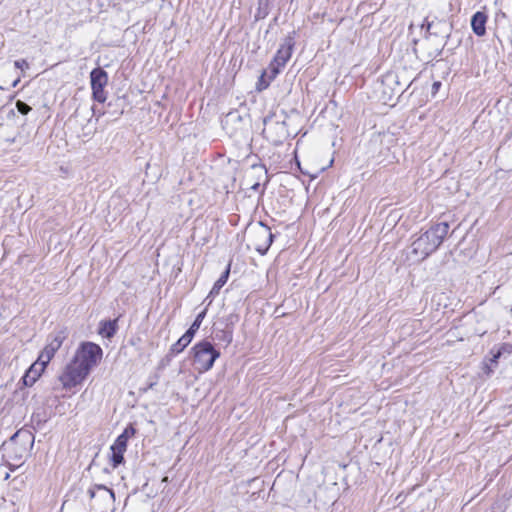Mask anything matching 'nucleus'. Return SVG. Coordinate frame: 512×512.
I'll return each mask as SVG.
<instances>
[{
	"mask_svg": "<svg viewBox=\"0 0 512 512\" xmlns=\"http://www.w3.org/2000/svg\"><path fill=\"white\" fill-rule=\"evenodd\" d=\"M205 314H206L205 311H202L201 313H199L197 315L196 319L194 320V322L192 323V325L190 326V328L186 331V333H190V336L192 338L194 337L197 330L200 328L201 323L205 317Z\"/></svg>",
	"mask_w": 512,
	"mask_h": 512,
	"instance_id": "obj_15",
	"label": "nucleus"
},
{
	"mask_svg": "<svg viewBox=\"0 0 512 512\" xmlns=\"http://www.w3.org/2000/svg\"><path fill=\"white\" fill-rule=\"evenodd\" d=\"M155 384H156V382H151V383L149 384V388H150V389H151V388H153V386H154Z\"/></svg>",
	"mask_w": 512,
	"mask_h": 512,
	"instance_id": "obj_24",
	"label": "nucleus"
},
{
	"mask_svg": "<svg viewBox=\"0 0 512 512\" xmlns=\"http://www.w3.org/2000/svg\"><path fill=\"white\" fill-rule=\"evenodd\" d=\"M449 231V224L441 222L433 225L411 244L410 255L414 261H423L441 245Z\"/></svg>",
	"mask_w": 512,
	"mask_h": 512,
	"instance_id": "obj_2",
	"label": "nucleus"
},
{
	"mask_svg": "<svg viewBox=\"0 0 512 512\" xmlns=\"http://www.w3.org/2000/svg\"><path fill=\"white\" fill-rule=\"evenodd\" d=\"M97 491L103 492V495L105 497H108L111 501L114 500V492H113V490L108 489L107 487H105L103 485H95V486L91 487L88 490V494H89L90 498H94L96 496V492Z\"/></svg>",
	"mask_w": 512,
	"mask_h": 512,
	"instance_id": "obj_14",
	"label": "nucleus"
},
{
	"mask_svg": "<svg viewBox=\"0 0 512 512\" xmlns=\"http://www.w3.org/2000/svg\"><path fill=\"white\" fill-rule=\"evenodd\" d=\"M16 108L23 115H26L31 111V107L28 104H26L25 102L20 101V100H18L16 102Z\"/></svg>",
	"mask_w": 512,
	"mask_h": 512,
	"instance_id": "obj_18",
	"label": "nucleus"
},
{
	"mask_svg": "<svg viewBox=\"0 0 512 512\" xmlns=\"http://www.w3.org/2000/svg\"><path fill=\"white\" fill-rule=\"evenodd\" d=\"M190 333H185L179 340L171 346V352L178 354L182 352L192 341Z\"/></svg>",
	"mask_w": 512,
	"mask_h": 512,
	"instance_id": "obj_11",
	"label": "nucleus"
},
{
	"mask_svg": "<svg viewBox=\"0 0 512 512\" xmlns=\"http://www.w3.org/2000/svg\"><path fill=\"white\" fill-rule=\"evenodd\" d=\"M20 79H16L14 82H13V87H15L18 83H19Z\"/></svg>",
	"mask_w": 512,
	"mask_h": 512,
	"instance_id": "obj_23",
	"label": "nucleus"
},
{
	"mask_svg": "<svg viewBox=\"0 0 512 512\" xmlns=\"http://www.w3.org/2000/svg\"><path fill=\"white\" fill-rule=\"evenodd\" d=\"M102 357L103 350L98 344L93 342L81 343L73 358L58 376L63 388L68 390L80 385L100 363Z\"/></svg>",
	"mask_w": 512,
	"mask_h": 512,
	"instance_id": "obj_1",
	"label": "nucleus"
},
{
	"mask_svg": "<svg viewBox=\"0 0 512 512\" xmlns=\"http://www.w3.org/2000/svg\"><path fill=\"white\" fill-rule=\"evenodd\" d=\"M127 442L125 437L118 436L111 448L126 451Z\"/></svg>",
	"mask_w": 512,
	"mask_h": 512,
	"instance_id": "obj_17",
	"label": "nucleus"
},
{
	"mask_svg": "<svg viewBox=\"0 0 512 512\" xmlns=\"http://www.w3.org/2000/svg\"><path fill=\"white\" fill-rule=\"evenodd\" d=\"M162 481L163 482H167L168 481V477H164Z\"/></svg>",
	"mask_w": 512,
	"mask_h": 512,
	"instance_id": "obj_25",
	"label": "nucleus"
},
{
	"mask_svg": "<svg viewBox=\"0 0 512 512\" xmlns=\"http://www.w3.org/2000/svg\"><path fill=\"white\" fill-rule=\"evenodd\" d=\"M46 366L47 364H42V362L38 358L37 361L30 366V368L22 377L23 385L27 387L32 386L41 376Z\"/></svg>",
	"mask_w": 512,
	"mask_h": 512,
	"instance_id": "obj_9",
	"label": "nucleus"
},
{
	"mask_svg": "<svg viewBox=\"0 0 512 512\" xmlns=\"http://www.w3.org/2000/svg\"><path fill=\"white\" fill-rule=\"evenodd\" d=\"M192 353L195 369L200 373L209 371L220 356V352L214 348L212 343L205 340L195 344Z\"/></svg>",
	"mask_w": 512,
	"mask_h": 512,
	"instance_id": "obj_3",
	"label": "nucleus"
},
{
	"mask_svg": "<svg viewBox=\"0 0 512 512\" xmlns=\"http://www.w3.org/2000/svg\"><path fill=\"white\" fill-rule=\"evenodd\" d=\"M66 339V335L63 331L52 333L48 338V343L39 355V360L42 364H48L54 357L55 353L60 349L63 341Z\"/></svg>",
	"mask_w": 512,
	"mask_h": 512,
	"instance_id": "obj_8",
	"label": "nucleus"
},
{
	"mask_svg": "<svg viewBox=\"0 0 512 512\" xmlns=\"http://www.w3.org/2000/svg\"><path fill=\"white\" fill-rule=\"evenodd\" d=\"M283 113H271L263 120V135L274 145L281 144L288 136L287 125Z\"/></svg>",
	"mask_w": 512,
	"mask_h": 512,
	"instance_id": "obj_4",
	"label": "nucleus"
},
{
	"mask_svg": "<svg viewBox=\"0 0 512 512\" xmlns=\"http://www.w3.org/2000/svg\"><path fill=\"white\" fill-rule=\"evenodd\" d=\"M111 451H112L113 467H117L119 464H121L123 462V460H124L123 454L125 451L113 449V448H111Z\"/></svg>",
	"mask_w": 512,
	"mask_h": 512,
	"instance_id": "obj_16",
	"label": "nucleus"
},
{
	"mask_svg": "<svg viewBox=\"0 0 512 512\" xmlns=\"http://www.w3.org/2000/svg\"><path fill=\"white\" fill-rule=\"evenodd\" d=\"M14 65H15V67H16V68H19V69L28 68V66H29V65H28V63H27V61H26V60H24V59L16 60V61L14 62Z\"/></svg>",
	"mask_w": 512,
	"mask_h": 512,
	"instance_id": "obj_21",
	"label": "nucleus"
},
{
	"mask_svg": "<svg viewBox=\"0 0 512 512\" xmlns=\"http://www.w3.org/2000/svg\"><path fill=\"white\" fill-rule=\"evenodd\" d=\"M116 332V321H105L101 323L99 333L106 338H111Z\"/></svg>",
	"mask_w": 512,
	"mask_h": 512,
	"instance_id": "obj_12",
	"label": "nucleus"
},
{
	"mask_svg": "<svg viewBox=\"0 0 512 512\" xmlns=\"http://www.w3.org/2000/svg\"><path fill=\"white\" fill-rule=\"evenodd\" d=\"M431 26H432V23L427 21L426 22L427 31H430Z\"/></svg>",
	"mask_w": 512,
	"mask_h": 512,
	"instance_id": "obj_22",
	"label": "nucleus"
},
{
	"mask_svg": "<svg viewBox=\"0 0 512 512\" xmlns=\"http://www.w3.org/2000/svg\"><path fill=\"white\" fill-rule=\"evenodd\" d=\"M294 47V41L292 37H286L284 42L281 44L276 55L269 65L270 79H274L280 70L286 65L292 55Z\"/></svg>",
	"mask_w": 512,
	"mask_h": 512,
	"instance_id": "obj_5",
	"label": "nucleus"
},
{
	"mask_svg": "<svg viewBox=\"0 0 512 512\" xmlns=\"http://www.w3.org/2000/svg\"><path fill=\"white\" fill-rule=\"evenodd\" d=\"M134 434L135 429L133 428V426L129 425L124 429V431L119 436L125 437V439L128 441V439L133 437Z\"/></svg>",
	"mask_w": 512,
	"mask_h": 512,
	"instance_id": "obj_19",
	"label": "nucleus"
},
{
	"mask_svg": "<svg viewBox=\"0 0 512 512\" xmlns=\"http://www.w3.org/2000/svg\"><path fill=\"white\" fill-rule=\"evenodd\" d=\"M90 82L93 99L99 103H104L107 99V94L104 90L108 83L107 72L102 68L93 69L90 73Z\"/></svg>",
	"mask_w": 512,
	"mask_h": 512,
	"instance_id": "obj_7",
	"label": "nucleus"
},
{
	"mask_svg": "<svg viewBox=\"0 0 512 512\" xmlns=\"http://www.w3.org/2000/svg\"><path fill=\"white\" fill-rule=\"evenodd\" d=\"M487 15L484 12H476L471 19V27L477 36H484L486 33Z\"/></svg>",
	"mask_w": 512,
	"mask_h": 512,
	"instance_id": "obj_10",
	"label": "nucleus"
},
{
	"mask_svg": "<svg viewBox=\"0 0 512 512\" xmlns=\"http://www.w3.org/2000/svg\"><path fill=\"white\" fill-rule=\"evenodd\" d=\"M392 83H395L398 85L397 81L395 80V77L394 75L390 74V75H386L383 80H382V85L383 86H389L391 85Z\"/></svg>",
	"mask_w": 512,
	"mask_h": 512,
	"instance_id": "obj_20",
	"label": "nucleus"
},
{
	"mask_svg": "<svg viewBox=\"0 0 512 512\" xmlns=\"http://www.w3.org/2000/svg\"><path fill=\"white\" fill-rule=\"evenodd\" d=\"M230 273V267L228 266L227 269L224 271V273L221 275V277L214 283L209 295H217L220 291V289L225 285L227 282L228 276Z\"/></svg>",
	"mask_w": 512,
	"mask_h": 512,
	"instance_id": "obj_13",
	"label": "nucleus"
},
{
	"mask_svg": "<svg viewBox=\"0 0 512 512\" xmlns=\"http://www.w3.org/2000/svg\"><path fill=\"white\" fill-rule=\"evenodd\" d=\"M273 235L270 229L262 223L250 231L249 246L260 254H265L272 243Z\"/></svg>",
	"mask_w": 512,
	"mask_h": 512,
	"instance_id": "obj_6",
	"label": "nucleus"
}]
</instances>
